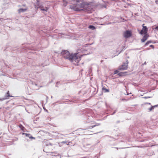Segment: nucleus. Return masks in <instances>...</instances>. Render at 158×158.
Listing matches in <instances>:
<instances>
[{
	"label": "nucleus",
	"instance_id": "nucleus-1",
	"mask_svg": "<svg viewBox=\"0 0 158 158\" xmlns=\"http://www.w3.org/2000/svg\"><path fill=\"white\" fill-rule=\"evenodd\" d=\"M63 6H66L69 3L70 4L69 8L75 11H80L81 8H86L89 7V4L87 2H83L81 0H62Z\"/></svg>",
	"mask_w": 158,
	"mask_h": 158
},
{
	"label": "nucleus",
	"instance_id": "nucleus-2",
	"mask_svg": "<svg viewBox=\"0 0 158 158\" xmlns=\"http://www.w3.org/2000/svg\"><path fill=\"white\" fill-rule=\"evenodd\" d=\"M77 53H75L74 54H71L67 50L63 51L61 52V55L65 59L69 60L72 62L74 61L78 63L80 60V57L77 56Z\"/></svg>",
	"mask_w": 158,
	"mask_h": 158
},
{
	"label": "nucleus",
	"instance_id": "nucleus-3",
	"mask_svg": "<svg viewBox=\"0 0 158 158\" xmlns=\"http://www.w3.org/2000/svg\"><path fill=\"white\" fill-rule=\"evenodd\" d=\"M128 61L127 60L125 63H123L122 66L119 68V69L120 70H125L127 69V68Z\"/></svg>",
	"mask_w": 158,
	"mask_h": 158
},
{
	"label": "nucleus",
	"instance_id": "nucleus-4",
	"mask_svg": "<svg viewBox=\"0 0 158 158\" xmlns=\"http://www.w3.org/2000/svg\"><path fill=\"white\" fill-rule=\"evenodd\" d=\"M131 32L129 31H126L124 33V36L125 38H128L131 37Z\"/></svg>",
	"mask_w": 158,
	"mask_h": 158
},
{
	"label": "nucleus",
	"instance_id": "nucleus-5",
	"mask_svg": "<svg viewBox=\"0 0 158 158\" xmlns=\"http://www.w3.org/2000/svg\"><path fill=\"white\" fill-rule=\"evenodd\" d=\"M10 97L12 96H10L9 91H8L6 95L4 96V97L3 98H0V100L2 101L5 99H8L9 98V97Z\"/></svg>",
	"mask_w": 158,
	"mask_h": 158
},
{
	"label": "nucleus",
	"instance_id": "nucleus-6",
	"mask_svg": "<svg viewBox=\"0 0 158 158\" xmlns=\"http://www.w3.org/2000/svg\"><path fill=\"white\" fill-rule=\"evenodd\" d=\"M144 34V35L141 40V41L142 42H144L148 39L149 36L147 34Z\"/></svg>",
	"mask_w": 158,
	"mask_h": 158
},
{
	"label": "nucleus",
	"instance_id": "nucleus-7",
	"mask_svg": "<svg viewBox=\"0 0 158 158\" xmlns=\"http://www.w3.org/2000/svg\"><path fill=\"white\" fill-rule=\"evenodd\" d=\"M144 24H143L142 25L143 27L142 29H143V30L144 31V34H147V32L148 31V28H147L146 26H144Z\"/></svg>",
	"mask_w": 158,
	"mask_h": 158
},
{
	"label": "nucleus",
	"instance_id": "nucleus-8",
	"mask_svg": "<svg viewBox=\"0 0 158 158\" xmlns=\"http://www.w3.org/2000/svg\"><path fill=\"white\" fill-rule=\"evenodd\" d=\"M23 134H25L26 136L28 137L29 138L31 139H35V138L32 137L30 134L23 133Z\"/></svg>",
	"mask_w": 158,
	"mask_h": 158
},
{
	"label": "nucleus",
	"instance_id": "nucleus-9",
	"mask_svg": "<svg viewBox=\"0 0 158 158\" xmlns=\"http://www.w3.org/2000/svg\"><path fill=\"white\" fill-rule=\"evenodd\" d=\"M27 9L24 8H21L18 10V12L19 13H21V12H23L27 10Z\"/></svg>",
	"mask_w": 158,
	"mask_h": 158
},
{
	"label": "nucleus",
	"instance_id": "nucleus-10",
	"mask_svg": "<svg viewBox=\"0 0 158 158\" xmlns=\"http://www.w3.org/2000/svg\"><path fill=\"white\" fill-rule=\"evenodd\" d=\"M87 51L86 50H85V49H84L83 48H81L80 49H79V50H78V51H79L78 52H83V53H85V52H86V51Z\"/></svg>",
	"mask_w": 158,
	"mask_h": 158
},
{
	"label": "nucleus",
	"instance_id": "nucleus-11",
	"mask_svg": "<svg viewBox=\"0 0 158 158\" xmlns=\"http://www.w3.org/2000/svg\"><path fill=\"white\" fill-rule=\"evenodd\" d=\"M152 29H156L157 30H158V24L153 26L152 27Z\"/></svg>",
	"mask_w": 158,
	"mask_h": 158
},
{
	"label": "nucleus",
	"instance_id": "nucleus-12",
	"mask_svg": "<svg viewBox=\"0 0 158 158\" xmlns=\"http://www.w3.org/2000/svg\"><path fill=\"white\" fill-rule=\"evenodd\" d=\"M88 27L89 29H91L92 30L95 29H96L95 27H94V26L93 25H90Z\"/></svg>",
	"mask_w": 158,
	"mask_h": 158
},
{
	"label": "nucleus",
	"instance_id": "nucleus-13",
	"mask_svg": "<svg viewBox=\"0 0 158 158\" xmlns=\"http://www.w3.org/2000/svg\"><path fill=\"white\" fill-rule=\"evenodd\" d=\"M154 109V108L153 106H152V105H151V107L148 108V111L149 112V111H152Z\"/></svg>",
	"mask_w": 158,
	"mask_h": 158
},
{
	"label": "nucleus",
	"instance_id": "nucleus-14",
	"mask_svg": "<svg viewBox=\"0 0 158 158\" xmlns=\"http://www.w3.org/2000/svg\"><path fill=\"white\" fill-rule=\"evenodd\" d=\"M102 90L104 91V92L105 93L108 92H109V89H106L104 88H102Z\"/></svg>",
	"mask_w": 158,
	"mask_h": 158
},
{
	"label": "nucleus",
	"instance_id": "nucleus-15",
	"mask_svg": "<svg viewBox=\"0 0 158 158\" xmlns=\"http://www.w3.org/2000/svg\"><path fill=\"white\" fill-rule=\"evenodd\" d=\"M149 139V138L148 137H146L144 139H142L141 140V142H143L145 141H147Z\"/></svg>",
	"mask_w": 158,
	"mask_h": 158
},
{
	"label": "nucleus",
	"instance_id": "nucleus-16",
	"mask_svg": "<svg viewBox=\"0 0 158 158\" xmlns=\"http://www.w3.org/2000/svg\"><path fill=\"white\" fill-rule=\"evenodd\" d=\"M100 125V123H96L95 125H93L91 127L93 128H94L96 126H98L99 125Z\"/></svg>",
	"mask_w": 158,
	"mask_h": 158
},
{
	"label": "nucleus",
	"instance_id": "nucleus-17",
	"mask_svg": "<svg viewBox=\"0 0 158 158\" xmlns=\"http://www.w3.org/2000/svg\"><path fill=\"white\" fill-rule=\"evenodd\" d=\"M19 127L22 130H24V127L22 125L20 124V125H19Z\"/></svg>",
	"mask_w": 158,
	"mask_h": 158
},
{
	"label": "nucleus",
	"instance_id": "nucleus-18",
	"mask_svg": "<svg viewBox=\"0 0 158 158\" xmlns=\"http://www.w3.org/2000/svg\"><path fill=\"white\" fill-rule=\"evenodd\" d=\"M152 42V41L151 40H149L145 44V45L146 46L148 45L149 44L151 43Z\"/></svg>",
	"mask_w": 158,
	"mask_h": 158
},
{
	"label": "nucleus",
	"instance_id": "nucleus-19",
	"mask_svg": "<svg viewBox=\"0 0 158 158\" xmlns=\"http://www.w3.org/2000/svg\"><path fill=\"white\" fill-rule=\"evenodd\" d=\"M139 33L141 35H142L143 34H144V31L143 30V29H142L139 32Z\"/></svg>",
	"mask_w": 158,
	"mask_h": 158
},
{
	"label": "nucleus",
	"instance_id": "nucleus-20",
	"mask_svg": "<svg viewBox=\"0 0 158 158\" xmlns=\"http://www.w3.org/2000/svg\"><path fill=\"white\" fill-rule=\"evenodd\" d=\"M124 73L123 72H120V73L118 74V75H119V76H122L123 75Z\"/></svg>",
	"mask_w": 158,
	"mask_h": 158
},
{
	"label": "nucleus",
	"instance_id": "nucleus-21",
	"mask_svg": "<svg viewBox=\"0 0 158 158\" xmlns=\"http://www.w3.org/2000/svg\"><path fill=\"white\" fill-rule=\"evenodd\" d=\"M118 70H115V71H114V74H117V73H118Z\"/></svg>",
	"mask_w": 158,
	"mask_h": 158
},
{
	"label": "nucleus",
	"instance_id": "nucleus-22",
	"mask_svg": "<svg viewBox=\"0 0 158 158\" xmlns=\"http://www.w3.org/2000/svg\"><path fill=\"white\" fill-rule=\"evenodd\" d=\"M150 98V97H143V98H144L145 99Z\"/></svg>",
	"mask_w": 158,
	"mask_h": 158
},
{
	"label": "nucleus",
	"instance_id": "nucleus-23",
	"mask_svg": "<svg viewBox=\"0 0 158 158\" xmlns=\"http://www.w3.org/2000/svg\"><path fill=\"white\" fill-rule=\"evenodd\" d=\"M48 8L46 7L44 9H45V11H47L48 10Z\"/></svg>",
	"mask_w": 158,
	"mask_h": 158
},
{
	"label": "nucleus",
	"instance_id": "nucleus-24",
	"mask_svg": "<svg viewBox=\"0 0 158 158\" xmlns=\"http://www.w3.org/2000/svg\"><path fill=\"white\" fill-rule=\"evenodd\" d=\"M153 106L154 108H155L156 107H157L158 106V104Z\"/></svg>",
	"mask_w": 158,
	"mask_h": 158
},
{
	"label": "nucleus",
	"instance_id": "nucleus-25",
	"mask_svg": "<svg viewBox=\"0 0 158 158\" xmlns=\"http://www.w3.org/2000/svg\"><path fill=\"white\" fill-rule=\"evenodd\" d=\"M150 47H151L153 48H154V46L152 45H150Z\"/></svg>",
	"mask_w": 158,
	"mask_h": 158
},
{
	"label": "nucleus",
	"instance_id": "nucleus-26",
	"mask_svg": "<svg viewBox=\"0 0 158 158\" xmlns=\"http://www.w3.org/2000/svg\"><path fill=\"white\" fill-rule=\"evenodd\" d=\"M155 3L156 4L158 5V0H156L155 1Z\"/></svg>",
	"mask_w": 158,
	"mask_h": 158
},
{
	"label": "nucleus",
	"instance_id": "nucleus-27",
	"mask_svg": "<svg viewBox=\"0 0 158 158\" xmlns=\"http://www.w3.org/2000/svg\"><path fill=\"white\" fill-rule=\"evenodd\" d=\"M61 143H67V142L64 141L62 142Z\"/></svg>",
	"mask_w": 158,
	"mask_h": 158
},
{
	"label": "nucleus",
	"instance_id": "nucleus-28",
	"mask_svg": "<svg viewBox=\"0 0 158 158\" xmlns=\"http://www.w3.org/2000/svg\"><path fill=\"white\" fill-rule=\"evenodd\" d=\"M146 62H144L143 64H142V65H146Z\"/></svg>",
	"mask_w": 158,
	"mask_h": 158
},
{
	"label": "nucleus",
	"instance_id": "nucleus-29",
	"mask_svg": "<svg viewBox=\"0 0 158 158\" xmlns=\"http://www.w3.org/2000/svg\"><path fill=\"white\" fill-rule=\"evenodd\" d=\"M40 10H42V11H45V9H42V8H41L40 9Z\"/></svg>",
	"mask_w": 158,
	"mask_h": 158
},
{
	"label": "nucleus",
	"instance_id": "nucleus-30",
	"mask_svg": "<svg viewBox=\"0 0 158 158\" xmlns=\"http://www.w3.org/2000/svg\"><path fill=\"white\" fill-rule=\"evenodd\" d=\"M116 111V110H115V111L113 113V114H112V115H113V114H114L115 113Z\"/></svg>",
	"mask_w": 158,
	"mask_h": 158
},
{
	"label": "nucleus",
	"instance_id": "nucleus-31",
	"mask_svg": "<svg viewBox=\"0 0 158 158\" xmlns=\"http://www.w3.org/2000/svg\"><path fill=\"white\" fill-rule=\"evenodd\" d=\"M116 148L117 150H118V149H121V148Z\"/></svg>",
	"mask_w": 158,
	"mask_h": 158
},
{
	"label": "nucleus",
	"instance_id": "nucleus-32",
	"mask_svg": "<svg viewBox=\"0 0 158 158\" xmlns=\"http://www.w3.org/2000/svg\"><path fill=\"white\" fill-rule=\"evenodd\" d=\"M148 103V104H149V105H150L151 106V103Z\"/></svg>",
	"mask_w": 158,
	"mask_h": 158
},
{
	"label": "nucleus",
	"instance_id": "nucleus-33",
	"mask_svg": "<svg viewBox=\"0 0 158 158\" xmlns=\"http://www.w3.org/2000/svg\"><path fill=\"white\" fill-rule=\"evenodd\" d=\"M89 145H89V144H87V145H86V146H89Z\"/></svg>",
	"mask_w": 158,
	"mask_h": 158
},
{
	"label": "nucleus",
	"instance_id": "nucleus-34",
	"mask_svg": "<svg viewBox=\"0 0 158 158\" xmlns=\"http://www.w3.org/2000/svg\"><path fill=\"white\" fill-rule=\"evenodd\" d=\"M71 156H70L68 155V157H71Z\"/></svg>",
	"mask_w": 158,
	"mask_h": 158
},
{
	"label": "nucleus",
	"instance_id": "nucleus-35",
	"mask_svg": "<svg viewBox=\"0 0 158 158\" xmlns=\"http://www.w3.org/2000/svg\"><path fill=\"white\" fill-rule=\"evenodd\" d=\"M119 121H118V123H119Z\"/></svg>",
	"mask_w": 158,
	"mask_h": 158
}]
</instances>
